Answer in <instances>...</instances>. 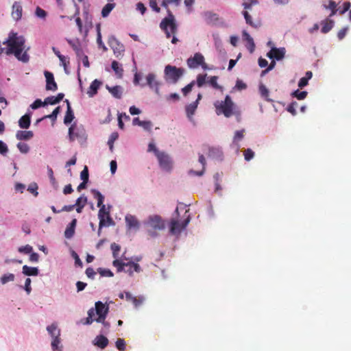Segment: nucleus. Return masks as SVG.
<instances>
[{
  "label": "nucleus",
  "mask_w": 351,
  "mask_h": 351,
  "mask_svg": "<svg viewBox=\"0 0 351 351\" xmlns=\"http://www.w3.org/2000/svg\"><path fill=\"white\" fill-rule=\"evenodd\" d=\"M208 83L215 88L217 89H221V87L217 84V76H212Z\"/></svg>",
  "instance_id": "58"
},
{
  "label": "nucleus",
  "mask_w": 351,
  "mask_h": 351,
  "mask_svg": "<svg viewBox=\"0 0 351 351\" xmlns=\"http://www.w3.org/2000/svg\"><path fill=\"white\" fill-rule=\"evenodd\" d=\"M199 162L202 165V170L200 171H195L193 170H190L189 171V174L191 176H201L204 174V169H205V165H206V160L203 155H200L199 156Z\"/></svg>",
  "instance_id": "34"
},
{
  "label": "nucleus",
  "mask_w": 351,
  "mask_h": 351,
  "mask_svg": "<svg viewBox=\"0 0 351 351\" xmlns=\"http://www.w3.org/2000/svg\"><path fill=\"white\" fill-rule=\"evenodd\" d=\"M206 74L205 75H198L197 76V85L198 86V87H202L205 83H206Z\"/></svg>",
  "instance_id": "55"
},
{
  "label": "nucleus",
  "mask_w": 351,
  "mask_h": 351,
  "mask_svg": "<svg viewBox=\"0 0 351 351\" xmlns=\"http://www.w3.org/2000/svg\"><path fill=\"white\" fill-rule=\"evenodd\" d=\"M204 16L207 22H211L212 21L217 19V15L210 12H205Z\"/></svg>",
  "instance_id": "59"
},
{
  "label": "nucleus",
  "mask_w": 351,
  "mask_h": 351,
  "mask_svg": "<svg viewBox=\"0 0 351 351\" xmlns=\"http://www.w3.org/2000/svg\"><path fill=\"white\" fill-rule=\"evenodd\" d=\"M15 279V276L13 274L8 273L5 274H3L1 278L0 282L2 285H5L9 282H13Z\"/></svg>",
  "instance_id": "40"
},
{
  "label": "nucleus",
  "mask_w": 351,
  "mask_h": 351,
  "mask_svg": "<svg viewBox=\"0 0 351 351\" xmlns=\"http://www.w3.org/2000/svg\"><path fill=\"white\" fill-rule=\"evenodd\" d=\"M259 91L262 97H263L267 101H270L268 98L269 97V90L263 84L260 85Z\"/></svg>",
  "instance_id": "48"
},
{
  "label": "nucleus",
  "mask_w": 351,
  "mask_h": 351,
  "mask_svg": "<svg viewBox=\"0 0 351 351\" xmlns=\"http://www.w3.org/2000/svg\"><path fill=\"white\" fill-rule=\"evenodd\" d=\"M22 273L27 276H36L38 275L39 270L36 267H29L24 265L22 269Z\"/></svg>",
  "instance_id": "30"
},
{
  "label": "nucleus",
  "mask_w": 351,
  "mask_h": 351,
  "mask_svg": "<svg viewBox=\"0 0 351 351\" xmlns=\"http://www.w3.org/2000/svg\"><path fill=\"white\" fill-rule=\"evenodd\" d=\"M108 44L117 58H119L123 56L125 50L124 46L114 36L109 38Z\"/></svg>",
  "instance_id": "13"
},
{
  "label": "nucleus",
  "mask_w": 351,
  "mask_h": 351,
  "mask_svg": "<svg viewBox=\"0 0 351 351\" xmlns=\"http://www.w3.org/2000/svg\"><path fill=\"white\" fill-rule=\"evenodd\" d=\"M31 123V112H27L21 117L19 121V125L21 128L27 129Z\"/></svg>",
  "instance_id": "25"
},
{
  "label": "nucleus",
  "mask_w": 351,
  "mask_h": 351,
  "mask_svg": "<svg viewBox=\"0 0 351 351\" xmlns=\"http://www.w3.org/2000/svg\"><path fill=\"white\" fill-rule=\"evenodd\" d=\"M34 14L37 18L42 20H45L47 16V12L38 6L36 8Z\"/></svg>",
  "instance_id": "42"
},
{
  "label": "nucleus",
  "mask_w": 351,
  "mask_h": 351,
  "mask_svg": "<svg viewBox=\"0 0 351 351\" xmlns=\"http://www.w3.org/2000/svg\"><path fill=\"white\" fill-rule=\"evenodd\" d=\"M153 124L150 121H142L140 127L143 128L146 131H151Z\"/></svg>",
  "instance_id": "52"
},
{
  "label": "nucleus",
  "mask_w": 351,
  "mask_h": 351,
  "mask_svg": "<svg viewBox=\"0 0 351 351\" xmlns=\"http://www.w3.org/2000/svg\"><path fill=\"white\" fill-rule=\"evenodd\" d=\"M115 4L114 3H107L102 9L101 10V15L103 17H107L110 12L113 10L114 8Z\"/></svg>",
  "instance_id": "41"
},
{
  "label": "nucleus",
  "mask_w": 351,
  "mask_h": 351,
  "mask_svg": "<svg viewBox=\"0 0 351 351\" xmlns=\"http://www.w3.org/2000/svg\"><path fill=\"white\" fill-rule=\"evenodd\" d=\"M146 84L149 86L151 89H153L156 95H160V83L156 80V74L149 73L146 76Z\"/></svg>",
  "instance_id": "15"
},
{
  "label": "nucleus",
  "mask_w": 351,
  "mask_h": 351,
  "mask_svg": "<svg viewBox=\"0 0 351 351\" xmlns=\"http://www.w3.org/2000/svg\"><path fill=\"white\" fill-rule=\"evenodd\" d=\"M47 330L50 335L51 339L60 337V330L56 324H52L47 327Z\"/></svg>",
  "instance_id": "27"
},
{
  "label": "nucleus",
  "mask_w": 351,
  "mask_h": 351,
  "mask_svg": "<svg viewBox=\"0 0 351 351\" xmlns=\"http://www.w3.org/2000/svg\"><path fill=\"white\" fill-rule=\"evenodd\" d=\"M109 311V306L100 301L96 302L95 308H91L88 311V317L84 324L90 325L93 322L101 323L105 327L108 328L110 323L105 321Z\"/></svg>",
  "instance_id": "2"
},
{
  "label": "nucleus",
  "mask_w": 351,
  "mask_h": 351,
  "mask_svg": "<svg viewBox=\"0 0 351 351\" xmlns=\"http://www.w3.org/2000/svg\"><path fill=\"white\" fill-rule=\"evenodd\" d=\"M76 223H77V219H73L71 221V222L69 223V225L66 227V228L64 231V237L66 239H71L74 235Z\"/></svg>",
  "instance_id": "28"
},
{
  "label": "nucleus",
  "mask_w": 351,
  "mask_h": 351,
  "mask_svg": "<svg viewBox=\"0 0 351 351\" xmlns=\"http://www.w3.org/2000/svg\"><path fill=\"white\" fill-rule=\"evenodd\" d=\"M168 16L163 19L160 24V27L165 32L167 38L174 34L177 31V25L174 16L168 10Z\"/></svg>",
  "instance_id": "6"
},
{
  "label": "nucleus",
  "mask_w": 351,
  "mask_h": 351,
  "mask_svg": "<svg viewBox=\"0 0 351 351\" xmlns=\"http://www.w3.org/2000/svg\"><path fill=\"white\" fill-rule=\"evenodd\" d=\"M197 106H198L197 101H194V102L187 105L185 108L186 116H187L189 120L192 123H194V119H193V116L194 115V114L196 111Z\"/></svg>",
  "instance_id": "21"
},
{
  "label": "nucleus",
  "mask_w": 351,
  "mask_h": 351,
  "mask_svg": "<svg viewBox=\"0 0 351 351\" xmlns=\"http://www.w3.org/2000/svg\"><path fill=\"white\" fill-rule=\"evenodd\" d=\"M195 81H192L191 83H189L187 86H186L185 87H184L182 89V93L184 95H186L189 93H190L192 90V88L193 87V86L195 85Z\"/></svg>",
  "instance_id": "61"
},
{
  "label": "nucleus",
  "mask_w": 351,
  "mask_h": 351,
  "mask_svg": "<svg viewBox=\"0 0 351 351\" xmlns=\"http://www.w3.org/2000/svg\"><path fill=\"white\" fill-rule=\"evenodd\" d=\"M213 37L215 41V47L219 49L222 45L220 36L218 34H213Z\"/></svg>",
  "instance_id": "64"
},
{
  "label": "nucleus",
  "mask_w": 351,
  "mask_h": 351,
  "mask_svg": "<svg viewBox=\"0 0 351 351\" xmlns=\"http://www.w3.org/2000/svg\"><path fill=\"white\" fill-rule=\"evenodd\" d=\"M69 137L71 141L77 139L80 143H84L87 138L86 131L82 126L73 124L69 128Z\"/></svg>",
  "instance_id": "9"
},
{
  "label": "nucleus",
  "mask_w": 351,
  "mask_h": 351,
  "mask_svg": "<svg viewBox=\"0 0 351 351\" xmlns=\"http://www.w3.org/2000/svg\"><path fill=\"white\" fill-rule=\"evenodd\" d=\"M101 85V82L98 80H95L90 84L89 88L87 91V94L90 97H93L97 93L98 89Z\"/></svg>",
  "instance_id": "24"
},
{
  "label": "nucleus",
  "mask_w": 351,
  "mask_h": 351,
  "mask_svg": "<svg viewBox=\"0 0 351 351\" xmlns=\"http://www.w3.org/2000/svg\"><path fill=\"white\" fill-rule=\"evenodd\" d=\"M34 136V133L32 131H23L19 130L16 134V138L19 141H27L31 139Z\"/></svg>",
  "instance_id": "29"
},
{
  "label": "nucleus",
  "mask_w": 351,
  "mask_h": 351,
  "mask_svg": "<svg viewBox=\"0 0 351 351\" xmlns=\"http://www.w3.org/2000/svg\"><path fill=\"white\" fill-rule=\"evenodd\" d=\"M67 41L75 53L80 52V49L81 47L78 40H67Z\"/></svg>",
  "instance_id": "46"
},
{
  "label": "nucleus",
  "mask_w": 351,
  "mask_h": 351,
  "mask_svg": "<svg viewBox=\"0 0 351 351\" xmlns=\"http://www.w3.org/2000/svg\"><path fill=\"white\" fill-rule=\"evenodd\" d=\"M23 11L22 2L21 1H14L11 8L12 19L16 22L21 21L23 17Z\"/></svg>",
  "instance_id": "14"
},
{
  "label": "nucleus",
  "mask_w": 351,
  "mask_h": 351,
  "mask_svg": "<svg viewBox=\"0 0 351 351\" xmlns=\"http://www.w3.org/2000/svg\"><path fill=\"white\" fill-rule=\"evenodd\" d=\"M111 67L112 70L114 71L115 74L119 77H121L123 76V69L119 64L118 62L114 60L112 62Z\"/></svg>",
  "instance_id": "37"
},
{
  "label": "nucleus",
  "mask_w": 351,
  "mask_h": 351,
  "mask_svg": "<svg viewBox=\"0 0 351 351\" xmlns=\"http://www.w3.org/2000/svg\"><path fill=\"white\" fill-rule=\"evenodd\" d=\"M308 93L306 91H300L296 90L292 93L291 95L299 100H302L306 97Z\"/></svg>",
  "instance_id": "43"
},
{
  "label": "nucleus",
  "mask_w": 351,
  "mask_h": 351,
  "mask_svg": "<svg viewBox=\"0 0 351 351\" xmlns=\"http://www.w3.org/2000/svg\"><path fill=\"white\" fill-rule=\"evenodd\" d=\"M160 168L165 171H170L173 168V161L167 153L162 152L156 156Z\"/></svg>",
  "instance_id": "11"
},
{
  "label": "nucleus",
  "mask_w": 351,
  "mask_h": 351,
  "mask_svg": "<svg viewBox=\"0 0 351 351\" xmlns=\"http://www.w3.org/2000/svg\"><path fill=\"white\" fill-rule=\"evenodd\" d=\"M147 152H154L156 157L162 152L158 149V148L156 147V146L154 142H150L149 143L148 147H147Z\"/></svg>",
  "instance_id": "47"
},
{
  "label": "nucleus",
  "mask_w": 351,
  "mask_h": 351,
  "mask_svg": "<svg viewBox=\"0 0 351 351\" xmlns=\"http://www.w3.org/2000/svg\"><path fill=\"white\" fill-rule=\"evenodd\" d=\"M241 141V131L237 130L235 132L234 136L233 137V141L231 144V148L237 154H239V153Z\"/></svg>",
  "instance_id": "20"
},
{
  "label": "nucleus",
  "mask_w": 351,
  "mask_h": 351,
  "mask_svg": "<svg viewBox=\"0 0 351 351\" xmlns=\"http://www.w3.org/2000/svg\"><path fill=\"white\" fill-rule=\"evenodd\" d=\"M143 224L148 235L153 238L158 236V231L165 228L164 220L157 215H149L143 221Z\"/></svg>",
  "instance_id": "4"
},
{
  "label": "nucleus",
  "mask_w": 351,
  "mask_h": 351,
  "mask_svg": "<svg viewBox=\"0 0 351 351\" xmlns=\"http://www.w3.org/2000/svg\"><path fill=\"white\" fill-rule=\"evenodd\" d=\"M99 208L98 218L99 219V224L98 234H99L102 227L110 226L113 222L110 216L109 208H106L105 205H102Z\"/></svg>",
  "instance_id": "10"
},
{
  "label": "nucleus",
  "mask_w": 351,
  "mask_h": 351,
  "mask_svg": "<svg viewBox=\"0 0 351 351\" xmlns=\"http://www.w3.org/2000/svg\"><path fill=\"white\" fill-rule=\"evenodd\" d=\"M285 55V48L272 47L267 53V56L270 59H276L277 60H282Z\"/></svg>",
  "instance_id": "18"
},
{
  "label": "nucleus",
  "mask_w": 351,
  "mask_h": 351,
  "mask_svg": "<svg viewBox=\"0 0 351 351\" xmlns=\"http://www.w3.org/2000/svg\"><path fill=\"white\" fill-rule=\"evenodd\" d=\"M2 45H5L6 55L12 54L19 61L23 63H27L29 60V56L27 53L29 47L25 45V38L23 36L11 32Z\"/></svg>",
  "instance_id": "1"
},
{
  "label": "nucleus",
  "mask_w": 351,
  "mask_h": 351,
  "mask_svg": "<svg viewBox=\"0 0 351 351\" xmlns=\"http://www.w3.org/2000/svg\"><path fill=\"white\" fill-rule=\"evenodd\" d=\"M243 37H244L246 40V48L249 50L250 53H253L255 49V44L254 43L253 38L245 31H243Z\"/></svg>",
  "instance_id": "26"
},
{
  "label": "nucleus",
  "mask_w": 351,
  "mask_h": 351,
  "mask_svg": "<svg viewBox=\"0 0 351 351\" xmlns=\"http://www.w3.org/2000/svg\"><path fill=\"white\" fill-rule=\"evenodd\" d=\"M51 346L52 351H62L63 346L61 344L60 337L56 339H52Z\"/></svg>",
  "instance_id": "36"
},
{
  "label": "nucleus",
  "mask_w": 351,
  "mask_h": 351,
  "mask_svg": "<svg viewBox=\"0 0 351 351\" xmlns=\"http://www.w3.org/2000/svg\"><path fill=\"white\" fill-rule=\"evenodd\" d=\"M96 29H97V43L98 44L99 47H101L104 49V51H107V47L105 46L104 43H103V41L101 40V34L99 24L97 25Z\"/></svg>",
  "instance_id": "39"
},
{
  "label": "nucleus",
  "mask_w": 351,
  "mask_h": 351,
  "mask_svg": "<svg viewBox=\"0 0 351 351\" xmlns=\"http://www.w3.org/2000/svg\"><path fill=\"white\" fill-rule=\"evenodd\" d=\"M126 226L129 230H137L140 228V222L136 217L132 215L127 214L125 217Z\"/></svg>",
  "instance_id": "17"
},
{
  "label": "nucleus",
  "mask_w": 351,
  "mask_h": 351,
  "mask_svg": "<svg viewBox=\"0 0 351 351\" xmlns=\"http://www.w3.org/2000/svg\"><path fill=\"white\" fill-rule=\"evenodd\" d=\"M180 214L178 208L175 210V215L171 219L169 224V232L171 234L178 237L184 230L191 221V216L186 210L181 219H179Z\"/></svg>",
  "instance_id": "3"
},
{
  "label": "nucleus",
  "mask_w": 351,
  "mask_h": 351,
  "mask_svg": "<svg viewBox=\"0 0 351 351\" xmlns=\"http://www.w3.org/2000/svg\"><path fill=\"white\" fill-rule=\"evenodd\" d=\"M118 136L119 135L117 132H112L109 137L108 145H109V148L111 152L113 150L114 142L118 138Z\"/></svg>",
  "instance_id": "44"
},
{
  "label": "nucleus",
  "mask_w": 351,
  "mask_h": 351,
  "mask_svg": "<svg viewBox=\"0 0 351 351\" xmlns=\"http://www.w3.org/2000/svg\"><path fill=\"white\" fill-rule=\"evenodd\" d=\"M214 106L218 115L223 114L226 117H230L234 114V105L229 95H226L224 101H215Z\"/></svg>",
  "instance_id": "5"
},
{
  "label": "nucleus",
  "mask_w": 351,
  "mask_h": 351,
  "mask_svg": "<svg viewBox=\"0 0 351 351\" xmlns=\"http://www.w3.org/2000/svg\"><path fill=\"white\" fill-rule=\"evenodd\" d=\"M106 88L108 90V91L112 94V95L117 98V99H121L122 97L123 93V88L120 86H114L112 87H110L109 86H106Z\"/></svg>",
  "instance_id": "31"
},
{
  "label": "nucleus",
  "mask_w": 351,
  "mask_h": 351,
  "mask_svg": "<svg viewBox=\"0 0 351 351\" xmlns=\"http://www.w3.org/2000/svg\"><path fill=\"white\" fill-rule=\"evenodd\" d=\"M116 347L118 350L123 351L125 348V343L123 339H118L116 341Z\"/></svg>",
  "instance_id": "63"
},
{
  "label": "nucleus",
  "mask_w": 351,
  "mask_h": 351,
  "mask_svg": "<svg viewBox=\"0 0 351 351\" xmlns=\"http://www.w3.org/2000/svg\"><path fill=\"white\" fill-rule=\"evenodd\" d=\"M17 147L22 154H27L29 151V147L25 143H19Z\"/></svg>",
  "instance_id": "49"
},
{
  "label": "nucleus",
  "mask_w": 351,
  "mask_h": 351,
  "mask_svg": "<svg viewBox=\"0 0 351 351\" xmlns=\"http://www.w3.org/2000/svg\"><path fill=\"white\" fill-rule=\"evenodd\" d=\"M91 192L93 194L94 198L97 199V206L101 207L102 205H104L103 204L104 200V196L99 191L96 189H92Z\"/></svg>",
  "instance_id": "38"
},
{
  "label": "nucleus",
  "mask_w": 351,
  "mask_h": 351,
  "mask_svg": "<svg viewBox=\"0 0 351 351\" xmlns=\"http://www.w3.org/2000/svg\"><path fill=\"white\" fill-rule=\"evenodd\" d=\"M124 264L125 265H124L123 271L127 273L130 276H133L134 271L137 273L141 271V268L138 263H136L133 261L125 262V261H124Z\"/></svg>",
  "instance_id": "16"
},
{
  "label": "nucleus",
  "mask_w": 351,
  "mask_h": 351,
  "mask_svg": "<svg viewBox=\"0 0 351 351\" xmlns=\"http://www.w3.org/2000/svg\"><path fill=\"white\" fill-rule=\"evenodd\" d=\"M87 202V197L84 195L80 196L79 198L77 199L75 204L76 206V211L78 213H80L82 210V208L85 206Z\"/></svg>",
  "instance_id": "32"
},
{
  "label": "nucleus",
  "mask_w": 351,
  "mask_h": 351,
  "mask_svg": "<svg viewBox=\"0 0 351 351\" xmlns=\"http://www.w3.org/2000/svg\"><path fill=\"white\" fill-rule=\"evenodd\" d=\"M111 250L112 252V256L114 260L112 262V265L117 268V272H121L123 271L124 261H128V258L125 256L119 257V252L121 247L119 245L112 243L110 245Z\"/></svg>",
  "instance_id": "8"
},
{
  "label": "nucleus",
  "mask_w": 351,
  "mask_h": 351,
  "mask_svg": "<svg viewBox=\"0 0 351 351\" xmlns=\"http://www.w3.org/2000/svg\"><path fill=\"white\" fill-rule=\"evenodd\" d=\"M98 272L101 276L112 277L114 276L112 271L108 269L99 268Z\"/></svg>",
  "instance_id": "50"
},
{
  "label": "nucleus",
  "mask_w": 351,
  "mask_h": 351,
  "mask_svg": "<svg viewBox=\"0 0 351 351\" xmlns=\"http://www.w3.org/2000/svg\"><path fill=\"white\" fill-rule=\"evenodd\" d=\"M60 107L58 106L53 110V111L52 112V113L51 114L47 115V116L44 117L43 119L49 118V119L55 120V119H56L58 114L60 113Z\"/></svg>",
  "instance_id": "54"
},
{
  "label": "nucleus",
  "mask_w": 351,
  "mask_h": 351,
  "mask_svg": "<svg viewBox=\"0 0 351 351\" xmlns=\"http://www.w3.org/2000/svg\"><path fill=\"white\" fill-rule=\"evenodd\" d=\"M44 75L46 78V89L47 90L55 91L57 90L58 86L54 80L53 75L49 71H45Z\"/></svg>",
  "instance_id": "19"
},
{
  "label": "nucleus",
  "mask_w": 351,
  "mask_h": 351,
  "mask_svg": "<svg viewBox=\"0 0 351 351\" xmlns=\"http://www.w3.org/2000/svg\"><path fill=\"white\" fill-rule=\"evenodd\" d=\"M245 160L247 161L250 160L254 156V152L251 149H247L243 152Z\"/></svg>",
  "instance_id": "53"
},
{
  "label": "nucleus",
  "mask_w": 351,
  "mask_h": 351,
  "mask_svg": "<svg viewBox=\"0 0 351 351\" xmlns=\"http://www.w3.org/2000/svg\"><path fill=\"white\" fill-rule=\"evenodd\" d=\"M58 103V100H56V98L55 96L48 97L44 101L45 106L47 105V104L55 105Z\"/></svg>",
  "instance_id": "60"
},
{
  "label": "nucleus",
  "mask_w": 351,
  "mask_h": 351,
  "mask_svg": "<svg viewBox=\"0 0 351 351\" xmlns=\"http://www.w3.org/2000/svg\"><path fill=\"white\" fill-rule=\"evenodd\" d=\"M80 178L82 180V181H88V171L86 166H85L84 169L81 171Z\"/></svg>",
  "instance_id": "62"
},
{
  "label": "nucleus",
  "mask_w": 351,
  "mask_h": 351,
  "mask_svg": "<svg viewBox=\"0 0 351 351\" xmlns=\"http://www.w3.org/2000/svg\"><path fill=\"white\" fill-rule=\"evenodd\" d=\"M108 339L104 335H97L93 340V344L101 349L105 348L108 344Z\"/></svg>",
  "instance_id": "22"
},
{
  "label": "nucleus",
  "mask_w": 351,
  "mask_h": 351,
  "mask_svg": "<svg viewBox=\"0 0 351 351\" xmlns=\"http://www.w3.org/2000/svg\"><path fill=\"white\" fill-rule=\"evenodd\" d=\"M324 7L326 9L331 10V14H330V16H334L336 14V12H337V3L334 1L330 0L328 5H324Z\"/></svg>",
  "instance_id": "45"
},
{
  "label": "nucleus",
  "mask_w": 351,
  "mask_h": 351,
  "mask_svg": "<svg viewBox=\"0 0 351 351\" xmlns=\"http://www.w3.org/2000/svg\"><path fill=\"white\" fill-rule=\"evenodd\" d=\"M187 64L189 68L195 69L201 66L202 69H207L208 66L204 62V58L200 53H196L193 57L187 60Z\"/></svg>",
  "instance_id": "12"
},
{
  "label": "nucleus",
  "mask_w": 351,
  "mask_h": 351,
  "mask_svg": "<svg viewBox=\"0 0 351 351\" xmlns=\"http://www.w3.org/2000/svg\"><path fill=\"white\" fill-rule=\"evenodd\" d=\"M41 106H45L44 101H42L41 99H36L31 105L30 108L33 110H36Z\"/></svg>",
  "instance_id": "56"
},
{
  "label": "nucleus",
  "mask_w": 351,
  "mask_h": 351,
  "mask_svg": "<svg viewBox=\"0 0 351 351\" xmlns=\"http://www.w3.org/2000/svg\"><path fill=\"white\" fill-rule=\"evenodd\" d=\"M334 21L332 20H325L322 22V27L321 32L326 34L331 30L333 27Z\"/></svg>",
  "instance_id": "35"
},
{
  "label": "nucleus",
  "mask_w": 351,
  "mask_h": 351,
  "mask_svg": "<svg viewBox=\"0 0 351 351\" xmlns=\"http://www.w3.org/2000/svg\"><path fill=\"white\" fill-rule=\"evenodd\" d=\"M184 69L175 66L167 65L165 68V79L167 82L176 84L183 75Z\"/></svg>",
  "instance_id": "7"
},
{
  "label": "nucleus",
  "mask_w": 351,
  "mask_h": 351,
  "mask_svg": "<svg viewBox=\"0 0 351 351\" xmlns=\"http://www.w3.org/2000/svg\"><path fill=\"white\" fill-rule=\"evenodd\" d=\"M243 14L244 16L247 24L250 25V26L254 28H258L261 26V21H256L255 22H253L252 20V16L247 11L244 12Z\"/></svg>",
  "instance_id": "33"
},
{
  "label": "nucleus",
  "mask_w": 351,
  "mask_h": 351,
  "mask_svg": "<svg viewBox=\"0 0 351 351\" xmlns=\"http://www.w3.org/2000/svg\"><path fill=\"white\" fill-rule=\"evenodd\" d=\"M65 102L66 103L67 108H66V112L64 118V123L66 125H68L71 123V121L74 119V114L71 109L70 103L68 99L65 100Z\"/></svg>",
  "instance_id": "23"
},
{
  "label": "nucleus",
  "mask_w": 351,
  "mask_h": 351,
  "mask_svg": "<svg viewBox=\"0 0 351 351\" xmlns=\"http://www.w3.org/2000/svg\"><path fill=\"white\" fill-rule=\"evenodd\" d=\"M298 106V103L296 101L291 102L287 107V111L289 112L292 115L296 114L295 108Z\"/></svg>",
  "instance_id": "57"
},
{
  "label": "nucleus",
  "mask_w": 351,
  "mask_h": 351,
  "mask_svg": "<svg viewBox=\"0 0 351 351\" xmlns=\"http://www.w3.org/2000/svg\"><path fill=\"white\" fill-rule=\"evenodd\" d=\"M33 250V248L31 245H25L24 246H21L20 247H19L18 249V251L20 252V253H23V254H30Z\"/></svg>",
  "instance_id": "51"
}]
</instances>
